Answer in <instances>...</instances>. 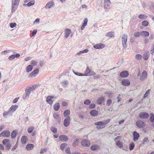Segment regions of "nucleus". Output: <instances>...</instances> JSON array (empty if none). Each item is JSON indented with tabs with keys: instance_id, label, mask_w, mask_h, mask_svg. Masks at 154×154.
Here are the masks:
<instances>
[{
	"instance_id": "obj_8",
	"label": "nucleus",
	"mask_w": 154,
	"mask_h": 154,
	"mask_svg": "<svg viewBox=\"0 0 154 154\" xmlns=\"http://www.w3.org/2000/svg\"><path fill=\"white\" fill-rule=\"evenodd\" d=\"M147 73L144 70L142 72L141 75L140 77V80L141 81H144L147 78Z\"/></svg>"
},
{
	"instance_id": "obj_54",
	"label": "nucleus",
	"mask_w": 154,
	"mask_h": 154,
	"mask_svg": "<svg viewBox=\"0 0 154 154\" xmlns=\"http://www.w3.org/2000/svg\"><path fill=\"white\" fill-rule=\"evenodd\" d=\"M149 141V140L148 139L147 137L144 138L143 139V144H145L146 143H148Z\"/></svg>"
},
{
	"instance_id": "obj_14",
	"label": "nucleus",
	"mask_w": 154,
	"mask_h": 154,
	"mask_svg": "<svg viewBox=\"0 0 154 154\" xmlns=\"http://www.w3.org/2000/svg\"><path fill=\"white\" fill-rule=\"evenodd\" d=\"M129 73L128 71L124 70L120 72V75L122 78H126L128 76Z\"/></svg>"
},
{
	"instance_id": "obj_27",
	"label": "nucleus",
	"mask_w": 154,
	"mask_h": 154,
	"mask_svg": "<svg viewBox=\"0 0 154 154\" xmlns=\"http://www.w3.org/2000/svg\"><path fill=\"white\" fill-rule=\"evenodd\" d=\"M60 105L58 103H56L54 106V109L55 111H58L60 108Z\"/></svg>"
},
{
	"instance_id": "obj_42",
	"label": "nucleus",
	"mask_w": 154,
	"mask_h": 154,
	"mask_svg": "<svg viewBox=\"0 0 154 154\" xmlns=\"http://www.w3.org/2000/svg\"><path fill=\"white\" fill-rule=\"evenodd\" d=\"M79 139L78 138H76L75 139L72 144L73 146H75L78 145L79 143Z\"/></svg>"
},
{
	"instance_id": "obj_17",
	"label": "nucleus",
	"mask_w": 154,
	"mask_h": 154,
	"mask_svg": "<svg viewBox=\"0 0 154 154\" xmlns=\"http://www.w3.org/2000/svg\"><path fill=\"white\" fill-rule=\"evenodd\" d=\"M122 83L125 86H128L130 85V82L128 79H124L122 80Z\"/></svg>"
},
{
	"instance_id": "obj_37",
	"label": "nucleus",
	"mask_w": 154,
	"mask_h": 154,
	"mask_svg": "<svg viewBox=\"0 0 154 154\" xmlns=\"http://www.w3.org/2000/svg\"><path fill=\"white\" fill-rule=\"evenodd\" d=\"M89 51V50L88 49H86L83 51H80L79 52L77 53V55H80L83 53H87Z\"/></svg>"
},
{
	"instance_id": "obj_1",
	"label": "nucleus",
	"mask_w": 154,
	"mask_h": 154,
	"mask_svg": "<svg viewBox=\"0 0 154 154\" xmlns=\"http://www.w3.org/2000/svg\"><path fill=\"white\" fill-rule=\"evenodd\" d=\"M20 0H12V12L14 13L17 9Z\"/></svg>"
},
{
	"instance_id": "obj_46",
	"label": "nucleus",
	"mask_w": 154,
	"mask_h": 154,
	"mask_svg": "<svg viewBox=\"0 0 154 154\" xmlns=\"http://www.w3.org/2000/svg\"><path fill=\"white\" fill-rule=\"evenodd\" d=\"M142 56L140 54H137L136 55V58L137 60H140L142 59Z\"/></svg>"
},
{
	"instance_id": "obj_53",
	"label": "nucleus",
	"mask_w": 154,
	"mask_h": 154,
	"mask_svg": "<svg viewBox=\"0 0 154 154\" xmlns=\"http://www.w3.org/2000/svg\"><path fill=\"white\" fill-rule=\"evenodd\" d=\"M91 101L90 100L88 99H87L85 100L84 102V104L85 105H88L91 103Z\"/></svg>"
},
{
	"instance_id": "obj_55",
	"label": "nucleus",
	"mask_w": 154,
	"mask_h": 154,
	"mask_svg": "<svg viewBox=\"0 0 154 154\" xmlns=\"http://www.w3.org/2000/svg\"><path fill=\"white\" fill-rule=\"evenodd\" d=\"M110 121V119H108L104 121L103 122V125H105L108 123Z\"/></svg>"
},
{
	"instance_id": "obj_18",
	"label": "nucleus",
	"mask_w": 154,
	"mask_h": 154,
	"mask_svg": "<svg viewBox=\"0 0 154 154\" xmlns=\"http://www.w3.org/2000/svg\"><path fill=\"white\" fill-rule=\"evenodd\" d=\"M54 98V97L53 96H48L47 97L46 102L47 103L51 105L53 103V101L52 100V99Z\"/></svg>"
},
{
	"instance_id": "obj_31",
	"label": "nucleus",
	"mask_w": 154,
	"mask_h": 154,
	"mask_svg": "<svg viewBox=\"0 0 154 154\" xmlns=\"http://www.w3.org/2000/svg\"><path fill=\"white\" fill-rule=\"evenodd\" d=\"M104 100V98L103 97H99L97 100V103L99 104H101Z\"/></svg>"
},
{
	"instance_id": "obj_25",
	"label": "nucleus",
	"mask_w": 154,
	"mask_h": 154,
	"mask_svg": "<svg viewBox=\"0 0 154 154\" xmlns=\"http://www.w3.org/2000/svg\"><path fill=\"white\" fill-rule=\"evenodd\" d=\"M34 147V145L32 144H28L26 146V149L28 150H30L32 149Z\"/></svg>"
},
{
	"instance_id": "obj_13",
	"label": "nucleus",
	"mask_w": 154,
	"mask_h": 154,
	"mask_svg": "<svg viewBox=\"0 0 154 154\" xmlns=\"http://www.w3.org/2000/svg\"><path fill=\"white\" fill-rule=\"evenodd\" d=\"M105 45L102 43L96 44L94 46V48L96 49H100L104 48Z\"/></svg>"
},
{
	"instance_id": "obj_43",
	"label": "nucleus",
	"mask_w": 154,
	"mask_h": 154,
	"mask_svg": "<svg viewBox=\"0 0 154 154\" xmlns=\"http://www.w3.org/2000/svg\"><path fill=\"white\" fill-rule=\"evenodd\" d=\"M50 130L53 132L56 133L57 132V129L56 128L52 126Z\"/></svg>"
},
{
	"instance_id": "obj_30",
	"label": "nucleus",
	"mask_w": 154,
	"mask_h": 154,
	"mask_svg": "<svg viewBox=\"0 0 154 154\" xmlns=\"http://www.w3.org/2000/svg\"><path fill=\"white\" fill-rule=\"evenodd\" d=\"M71 33V30L68 29H66L65 33V37L66 38H67L70 35Z\"/></svg>"
},
{
	"instance_id": "obj_59",
	"label": "nucleus",
	"mask_w": 154,
	"mask_h": 154,
	"mask_svg": "<svg viewBox=\"0 0 154 154\" xmlns=\"http://www.w3.org/2000/svg\"><path fill=\"white\" fill-rule=\"evenodd\" d=\"M47 151V149L46 148H45L43 149H42L41 151L40 152V153L41 154H42L44 152H46Z\"/></svg>"
},
{
	"instance_id": "obj_23",
	"label": "nucleus",
	"mask_w": 154,
	"mask_h": 154,
	"mask_svg": "<svg viewBox=\"0 0 154 154\" xmlns=\"http://www.w3.org/2000/svg\"><path fill=\"white\" fill-rule=\"evenodd\" d=\"M149 53L148 51H145L143 55V59L145 60H147L149 57Z\"/></svg>"
},
{
	"instance_id": "obj_11",
	"label": "nucleus",
	"mask_w": 154,
	"mask_h": 154,
	"mask_svg": "<svg viewBox=\"0 0 154 154\" xmlns=\"http://www.w3.org/2000/svg\"><path fill=\"white\" fill-rule=\"evenodd\" d=\"M149 116L148 113L146 112H141L139 114V117L141 119H146Z\"/></svg>"
},
{
	"instance_id": "obj_45",
	"label": "nucleus",
	"mask_w": 154,
	"mask_h": 154,
	"mask_svg": "<svg viewBox=\"0 0 154 154\" xmlns=\"http://www.w3.org/2000/svg\"><path fill=\"white\" fill-rule=\"evenodd\" d=\"M116 145L119 147H122L123 146L122 143L119 141H118L116 142Z\"/></svg>"
},
{
	"instance_id": "obj_34",
	"label": "nucleus",
	"mask_w": 154,
	"mask_h": 154,
	"mask_svg": "<svg viewBox=\"0 0 154 154\" xmlns=\"http://www.w3.org/2000/svg\"><path fill=\"white\" fill-rule=\"evenodd\" d=\"M27 137L25 136H23L21 139V142L22 144H25L26 142Z\"/></svg>"
},
{
	"instance_id": "obj_10",
	"label": "nucleus",
	"mask_w": 154,
	"mask_h": 154,
	"mask_svg": "<svg viewBox=\"0 0 154 154\" xmlns=\"http://www.w3.org/2000/svg\"><path fill=\"white\" fill-rule=\"evenodd\" d=\"M10 132L8 130H5L2 132L0 134V137H8L10 136Z\"/></svg>"
},
{
	"instance_id": "obj_44",
	"label": "nucleus",
	"mask_w": 154,
	"mask_h": 154,
	"mask_svg": "<svg viewBox=\"0 0 154 154\" xmlns=\"http://www.w3.org/2000/svg\"><path fill=\"white\" fill-rule=\"evenodd\" d=\"M10 112H11L10 111H9V110H8L7 111H5L4 112L3 114V117L5 118H6V116L7 115H8Z\"/></svg>"
},
{
	"instance_id": "obj_39",
	"label": "nucleus",
	"mask_w": 154,
	"mask_h": 154,
	"mask_svg": "<svg viewBox=\"0 0 154 154\" xmlns=\"http://www.w3.org/2000/svg\"><path fill=\"white\" fill-rule=\"evenodd\" d=\"M141 36V32H137L134 34V36L136 38H138Z\"/></svg>"
},
{
	"instance_id": "obj_28",
	"label": "nucleus",
	"mask_w": 154,
	"mask_h": 154,
	"mask_svg": "<svg viewBox=\"0 0 154 154\" xmlns=\"http://www.w3.org/2000/svg\"><path fill=\"white\" fill-rule=\"evenodd\" d=\"M17 133V130L13 131L11 134V138L13 139L14 138L16 137Z\"/></svg>"
},
{
	"instance_id": "obj_49",
	"label": "nucleus",
	"mask_w": 154,
	"mask_h": 154,
	"mask_svg": "<svg viewBox=\"0 0 154 154\" xmlns=\"http://www.w3.org/2000/svg\"><path fill=\"white\" fill-rule=\"evenodd\" d=\"M94 125L97 126H102L103 125V122H99L94 123Z\"/></svg>"
},
{
	"instance_id": "obj_19",
	"label": "nucleus",
	"mask_w": 154,
	"mask_h": 154,
	"mask_svg": "<svg viewBox=\"0 0 154 154\" xmlns=\"http://www.w3.org/2000/svg\"><path fill=\"white\" fill-rule=\"evenodd\" d=\"M140 135L136 131L133 132V140L134 141H136L138 140Z\"/></svg>"
},
{
	"instance_id": "obj_60",
	"label": "nucleus",
	"mask_w": 154,
	"mask_h": 154,
	"mask_svg": "<svg viewBox=\"0 0 154 154\" xmlns=\"http://www.w3.org/2000/svg\"><path fill=\"white\" fill-rule=\"evenodd\" d=\"M15 58L14 54H12L9 57L8 59L11 60Z\"/></svg>"
},
{
	"instance_id": "obj_20",
	"label": "nucleus",
	"mask_w": 154,
	"mask_h": 154,
	"mask_svg": "<svg viewBox=\"0 0 154 154\" xmlns=\"http://www.w3.org/2000/svg\"><path fill=\"white\" fill-rule=\"evenodd\" d=\"M100 148V146L94 144L92 145L91 147V149L92 150L95 151L98 150Z\"/></svg>"
},
{
	"instance_id": "obj_29",
	"label": "nucleus",
	"mask_w": 154,
	"mask_h": 154,
	"mask_svg": "<svg viewBox=\"0 0 154 154\" xmlns=\"http://www.w3.org/2000/svg\"><path fill=\"white\" fill-rule=\"evenodd\" d=\"M33 69L32 65H29L26 68V71L27 72H29L32 70Z\"/></svg>"
},
{
	"instance_id": "obj_33",
	"label": "nucleus",
	"mask_w": 154,
	"mask_h": 154,
	"mask_svg": "<svg viewBox=\"0 0 154 154\" xmlns=\"http://www.w3.org/2000/svg\"><path fill=\"white\" fill-rule=\"evenodd\" d=\"M34 127L33 126H29L27 129V131L29 133H31L34 129Z\"/></svg>"
},
{
	"instance_id": "obj_61",
	"label": "nucleus",
	"mask_w": 154,
	"mask_h": 154,
	"mask_svg": "<svg viewBox=\"0 0 154 154\" xmlns=\"http://www.w3.org/2000/svg\"><path fill=\"white\" fill-rule=\"evenodd\" d=\"M74 73L76 75L79 76H83V74L80 73V72H74Z\"/></svg>"
},
{
	"instance_id": "obj_36",
	"label": "nucleus",
	"mask_w": 154,
	"mask_h": 154,
	"mask_svg": "<svg viewBox=\"0 0 154 154\" xmlns=\"http://www.w3.org/2000/svg\"><path fill=\"white\" fill-rule=\"evenodd\" d=\"M67 145L66 143H63L61 144L60 146V149L62 150H63L65 148H66Z\"/></svg>"
},
{
	"instance_id": "obj_38",
	"label": "nucleus",
	"mask_w": 154,
	"mask_h": 154,
	"mask_svg": "<svg viewBox=\"0 0 154 154\" xmlns=\"http://www.w3.org/2000/svg\"><path fill=\"white\" fill-rule=\"evenodd\" d=\"M2 143L5 146L10 143V140L8 139H5L3 140Z\"/></svg>"
},
{
	"instance_id": "obj_15",
	"label": "nucleus",
	"mask_w": 154,
	"mask_h": 154,
	"mask_svg": "<svg viewBox=\"0 0 154 154\" xmlns=\"http://www.w3.org/2000/svg\"><path fill=\"white\" fill-rule=\"evenodd\" d=\"M59 139L60 140L63 142H66L68 140V137L65 135H61L59 137Z\"/></svg>"
},
{
	"instance_id": "obj_41",
	"label": "nucleus",
	"mask_w": 154,
	"mask_h": 154,
	"mask_svg": "<svg viewBox=\"0 0 154 154\" xmlns=\"http://www.w3.org/2000/svg\"><path fill=\"white\" fill-rule=\"evenodd\" d=\"M150 114V121L152 123H153L154 122V115L152 113H151Z\"/></svg>"
},
{
	"instance_id": "obj_4",
	"label": "nucleus",
	"mask_w": 154,
	"mask_h": 154,
	"mask_svg": "<svg viewBox=\"0 0 154 154\" xmlns=\"http://www.w3.org/2000/svg\"><path fill=\"white\" fill-rule=\"evenodd\" d=\"M81 144L83 146H89L90 144V141L87 139H83L81 142Z\"/></svg>"
},
{
	"instance_id": "obj_64",
	"label": "nucleus",
	"mask_w": 154,
	"mask_h": 154,
	"mask_svg": "<svg viewBox=\"0 0 154 154\" xmlns=\"http://www.w3.org/2000/svg\"><path fill=\"white\" fill-rule=\"evenodd\" d=\"M37 32V30L36 29H34L33 30V31L32 33V35L33 36H34L35 35L36 33Z\"/></svg>"
},
{
	"instance_id": "obj_26",
	"label": "nucleus",
	"mask_w": 154,
	"mask_h": 154,
	"mask_svg": "<svg viewBox=\"0 0 154 154\" xmlns=\"http://www.w3.org/2000/svg\"><path fill=\"white\" fill-rule=\"evenodd\" d=\"M17 106L16 105H14L11 106V107L9 109V111L10 112L12 111V112H14L17 109Z\"/></svg>"
},
{
	"instance_id": "obj_9",
	"label": "nucleus",
	"mask_w": 154,
	"mask_h": 154,
	"mask_svg": "<svg viewBox=\"0 0 154 154\" xmlns=\"http://www.w3.org/2000/svg\"><path fill=\"white\" fill-rule=\"evenodd\" d=\"M25 91V93L23 96V98L24 99H27L29 97L31 92L27 88H26Z\"/></svg>"
},
{
	"instance_id": "obj_24",
	"label": "nucleus",
	"mask_w": 154,
	"mask_h": 154,
	"mask_svg": "<svg viewBox=\"0 0 154 154\" xmlns=\"http://www.w3.org/2000/svg\"><path fill=\"white\" fill-rule=\"evenodd\" d=\"M141 36H144L145 37H148L149 34L148 32L146 31H142L141 32Z\"/></svg>"
},
{
	"instance_id": "obj_22",
	"label": "nucleus",
	"mask_w": 154,
	"mask_h": 154,
	"mask_svg": "<svg viewBox=\"0 0 154 154\" xmlns=\"http://www.w3.org/2000/svg\"><path fill=\"white\" fill-rule=\"evenodd\" d=\"M88 20L86 18H85L84 20V23L82 24V26L81 27V29L83 30L84 29L85 27L87 25L88 23Z\"/></svg>"
},
{
	"instance_id": "obj_56",
	"label": "nucleus",
	"mask_w": 154,
	"mask_h": 154,
	"mask_svg": "<svg viewBox=\"0 0 154 154\" xmlns=\"http://www.w3.org/2000/svg\"><path fill=\"white\" fill-rule=\"evenodd\" d=\"M112 103V101L111 99H108L107 101V105L108 106L110 105Z\"/></svg>"
},
{
	"instance_id": "obj_16",
	"label": "nucleus",
	"mask_w": 154,
	"mask_h": 154,
	"mask_svg": "<svg viewBox=\"0 0 154 154\" xmlns=\"http://www.w3.org/2000/svg\"><path fill=\"white\" fill-rule=\"evenodd\" d=\"M110 4V0H104V7L105 9H107Z\"/></svg>"
},
{
	"instance_id": "obj_6",
	"label": "nucleus",
	"mask_w": 154,
	"mask_h": 154,
	"mask_svg": "<svg viewBox=\"0 0 154 154\" xmlns=\"http://www.w3.org/2000/svg\"><path fill=\"white\" fill-rule=\"evenodd\" d=\"M39 71L38 68H35L32 72H31L29 76V77L34 78L38 74Z\"/></svg>"
},
{
	"instance_id": "obj_58",
	"label": "nucleus",
	"mask_w": 154,
	"mask_h": 154,
	"mask_svg": "<svg viewBox=\"0 0 154 154\" xmlns=\"http://www.w3.org/2000/svg\"><path fill=\"white\" fill-rule=\"evenodd\" d=\"M37 63V62L34 60H32L31 61L30 63L32 65H33L34 66L36 65Z\"/></svg>"
},
{
	"instance_id": "obj_62",
	"label": "nucleus",
	"mask_w": 154,
	"mask_h": 154,
	"mask_svg": "<svg viewBox=\"0 0 154 154\" xmlns=\"http://www.w3.org/2000/svg\"><path fill=\"white\" fill-rule=\"evenodd\" d=\"M95 106V105L94 103H91L89 105V108L91 109H93L94 108Z\"/></svg>"
},
{
	"instance_id": "obj_51",
	"label": "nucleus",
	"mask_w": 154,
	"mask_h": 154,
	"mask_svg": "<svg viewBox=\"0 0 154 154\" xmlns=\"http://www.w3.org/2000/svg\"><path fill=\"white\" fill-rule=\"evenodd\" d=\"M150 91V89H149L147 90L145 94H144L143 96V97L144 98H145L146 97L148 94H149V91Z\"/></svg>"
},
{
	"instance_id": "obj_2",
	"label": "nucleus",
	"mask_w": 154,
	"mask_h": 154,
	"mask_svg": "<svg viewBox=\"0 0 154 154\" xmlns=\"http://www.w3.org/2000/svg\"><path fill=\"white\" fill-rule=\"evenodd\" d=\"M127 35L125 34L123 35L122 36V46L124 49L127 48Z\"/></svg>"
},
{
	"instance_id": "obj_21",
	"label": "nucleus",
	"mask_w": 154,
	"mask_h": 154,
	"mask_svg": "<svg viewBox=\"0 0 154 154\" xmlns=\"http://www.w3.org/2000/svg\"><path fill=\"white\" fill-rule=\"evenodd\" d=\"M90 114L93 116H97L98 113V112L95 110H92L90 112Z\"/></svg>"
},
{
	"instance_id": "obj_12",
	"label": "nucleus",
	"mask_w": 154,
	"mask_h": 154,
	"mask_svg": "<svg viewBox=\"0 0 154 154\" xmlns=\"http://www.w3.org/2000/svg\"><path fill=\"white\" fill-rule=\"evenodd\" d=\"M54 6V2L53 1H50L47 3L44 8L46 9L51 8Z\"/></svg>"
},
{
	"instance_id": "obj_50",
	"label": "nucleus",
	"mask_w": 154,
	"mask_h": 154,
	"mask_svg": "<svg viewBox=\"0 0 154 154\" xmlns=\"http://www.w3.org/2000/svg\"><path fill=\"white\" fill-rule=\"evenodd\" d=\"M142 24L143 26H148V23L146 20H144L142 22Z\"/></svg>"
},
{
	"instance_id": "obj_57",
	"label": "nucleus",
	"mask_w": 154,
	"mask_h": 154,
	"mask_svg": "<svg viewBox=\"0 0 154 154\" xmlns=\"http://www.w3.org/2000/svg\"><path fill=\"white\" fill-rule=\"evenodd\" d=\"M17 24L16 23H10V26L11 28H13L16 26Z\"/></svg>"
},
{
	"instance_id": "obj_35",
	"label": "nucleus",
	"mask_w": 154,
	"mask_h": 154,
	"mask_svg": "<svg viewBox=\"0 0 154 154\" xmlns=\"http://www.w3.org/2000/svg\"><path fill=\"white\" fill-rule=\"evenodd\" d=\"M70 114V111L69 109L65 110L63 112V115L65 117L68 116Z\"/></svg>"
},
{
	"instance_id": "obj_47",
	"label": "nucleus",
	"mask_w": 154,
	"mask_h": 154,
	"mask_svg": "<svg viewBox=\"0 0 154 154\" xmlns=\"http://www.w3.org/2000/svg\"><path fill=\"white\" fill-rule=\"evenodd\" d=\"M54 118L55 119H58L59 118V115L57 113H55L53 114Z\"/></svg>"
},
{
	"instance_id": "obj_7",
	"label": "nucleus",
	"mask_w": 154,
	"mask_h": 154,
	"mask_svg": "<svg viewBox=\"0 0 154 154\" xmlns=\"http://www.w3.org/2000/svg\"><path fill=\"white\" fill-rule=\"evenodd\" d=\"M70 118L69 116H67L64 121L63 125L66 127L68 126L70 124Z\"/></svg>"
},
{
	"instance_id": "obj_40",
	"label": "nucleus",
	"mask_w": 154,
	"mask_h": 154,
	"mask_svg": "<svg viewBox=\"0 0 154 154\" xmlns=\"http://www.w3.org/2000/svg\"><path fill=\"white\" fill-rule=\"evenodd\" d=\"M134 147L135 145L134 143L133 142L131 143L129 145V150H133L134 149Z\"/></svg>"
},
{
	"instance_id": "obj_32",
	"label": "nucleus",
	"mask_w": 154,
	"mask_h": 154,
	"mask_svg": "<svg viewBox=\"0 0 154 154\" xmlns=\"http://www.w3.org/2000/svg\"><path fill=\"white\" fill-rule=\"evenodd\" d=\"M35 2L33 0H32L29 2L27 4H24L23 5H24L26 6H31L32 5L34 4Z\"/></svg>"
},
{
	"instance_id": "obj_52",
	"label": "nucleus",
	"mask_w": 154,
	"mask_h": 154,
	"mask_svg": "<svg viewBox=\"0 0 154 154\" xmlns=\"http://www.w3.org/2000/svg\"><path fill=\"white\" fill-rule=\"evenodd\" d=\"M28 89H29V90H30V91H33L35 89V88H36L35 86H31L30 87H27Z\"/></svg>"
},
{
	"instance_id": "obj_5",
	"label": "nucleus",
	"mask_w": 154,
	"mask_h": 154,
	"mask_svg": "<svg viewBox=\"0 0 154 154\" xmlns=\"http://www.w3.org/2000/svg\"><path fill=\"white\" fill-rule=\"evenodd\" d=\"M136 125L137 127L140 128H143L145 126V123L140 120H138L137 121Z\"/></svg>"
},
{
	"instance_id": "obj_48",
	"label": "nucleus",
	"mask_w": 154,
	"mask_h": 154,
	"mask_svg": "<svg viewBox=\"0 0 154 154\" xmlns=\"http://www.w3.org/2000/svg\"><path fill=\"white\" fill-rule=\"evenodd\" d=\"M65 152L67 154H70L71 152L70 151V148L69 147H66L65 149Z\"/></svg>"
},
{
	"instance_id": "obj_3",
	"label": "nucleus",
	"mask_w": 154,
	"mask_h": 154,
	"mask_svg": "<svg viewBox=\"0 0 154 154\" xmlns=\"http://www.w3.org/2000/svg\"><path fill=\"white\" fill-rule=\"evenodd\" d=\"M95 74L93 71H91L89 67H88L85 70V72L83 75V76H90L94 75Z\"/></svg>"
},
{
	"instance_id": "obj_63",
	"label": "nucleus",
	"mask_w": 154,
	"mask_h": 154,
	"mask_svg": "<svg viewBox=\"0 0 154 154\" xmlns=\"http://www.w3.org/2000/svg\"><path fill=\"white\" fill-rule=\"evenodd\" d=\"M113 32H108L107 34V35H106L109 36V37H111L112 36H113Z\"/></svg>"
}]
</instances>
